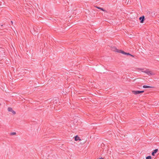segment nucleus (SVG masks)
<instances>
[{"label":"nucleus","mask_w":159,"mask_h":159,"mask_svg":"<svg viewBox=\"0 0 159 159\" xmlns=\"http://www.w3.org/2000/svg\"><path fill=\"white\" fill-rule=\"evenodd\" d=\"M144 91H133L132 93L136 95L144 92Z\"/></svg>","instance_id":"nucleus-1"},{"label":"nucleus","mask_w":159,"mask_h":159,"mask_svg":"<svg viewBox=\"0 0 159 159\" xmlns=\"http://www.w3.org/2000/svg\"><path fill=\"white\" fill-rule=\"evenodd\" d=\"M143 72L146 73L149 75H153V74L150 71H149L148 70H146Z\"/></svg>","instance_id":"nucleus-2"},{"label":"nucleus","mask_w":159,"mask_h":159,"mask_svg":"<svg viewBox=\"0 0 159 159\" xmlns=\"http://www.w3.org/2000/svg\"><path fill=\"white\" fill-rule=\"evenodd\" d=\"M8 111L11 112L12 114L13 115H15L16 114V112L12 110V109L11 107H8Z\"/></svg>","instance_id":"nucleus-3"},{"label":"nucleus","mask_w":159,"mask_h":159,"mask_svg":"<svg viewBox=\"0 0 159 159\" xmlns=\"http://www.w3.org/2000/svg\"><path fill=\"white\" fill-rule=\"evenodd\" d=\"M145 17L144 16H143L139 17V19L140 20V22L143 23L144 21Z\"/></svg>","instance_id":"nucleus-4"},{"label":"nucleus","mask_w":159,"mask_h":159,"mask_svg":"<svg viewBox=\"0 0 159 159\" xmlns=\"http://www.w3.org/2000/svg\"><path fill=\"white\" fill-rule=\"evenodd\" d=\"M111 49L113 51H115L117 52V51H118L119 50L117 49L115 47H113L111 48Z\"/></svg>","instance_id":"nucleus-5"},{"label":"nucleus","mask_w":159,"mask_h":159,"mask_svg":"<svg viewBox=\"0 0 159 159\" xmlns=\"http://www.w3.org/2000/svg\"><path fill=\"white\" fill-rule=\"evenodd\" d=\"M158 151V149H155L152 152V156H154L155 154Z\"/></svg>","instance_id":"nucleus-6"},{"label":"nucleus","mask_w":159,"mask_h":159,"mask_svg":"<svg viewBox=\"0 0 159 159\" xmlns=\"http://www.w3.org/2000/svg\"><path fill=\"white\" fill-rule=\"evenodd\" d=\"M143 87L144 88H152V87L149 86L144 85L143 86Z\"/></svg>","instance_id":"nucleus-7"},{"label":"nucleus","mask_w":159,"mask_h":159,"mask_svg":"<svg viewBox=\"0 0 159 159\" xmlns=\"http://www.w3.org/2000/svg\"><path fill=\"white\" fill-rule=\"evenodd\" d=\"M123 54H124V55H130V56H132V57H134V56H133V55H132L131 54H130V53H126V52H124Z\"/></svg>","instance_id":"nucleus-8"},{"label":"nucleus","mask_w":159,"mask_h":159,"mask_svg":"<svg viewBox=\"0 0 159 159\" xmlns=\"http://www.w3.org/2000/svg\"><path fill=\"white\" fill-rule=\"evenodd\" d=\"M125 52H124L123 51L121 50H119L118 51H117V52H118L119 53H121L123 54H124Z\"/></svg>","instance_id":"nucleus-9"},{"label":"nucleus","mask_w":159,"mask_h":159,"mask_svg":"<svg viewBox=\"0 0 159 159\" xmlns=\"http://www.w3.org/2000/svg\"><path fill=\"white\" fill-rule=\"evenodd\" d=\"M80 140V138L78 137L77 135L75 137V141L78 140Z\"/></svg>","instance_id":"nucleus-10"},{"label":"nucleus","mask_w":159,"mask_h":159,"mask_svg":"<svg viewBox=\"0 0 159 159\" xmlns=\"http://www.w3.org/2000/svg\"><path fill=\"white\" fill-rule=\"evenodd\" d=\"M16 134V132H12L10 133V135H14Z\"/></svg>","instance_id":"nucleus-11"},{"label":"nucleus","mask_w":159,"mask_h":159,"mask_svg":"<svg viewBox=\"0 0 159 159\" xmlns=\"http://www.w3.org/2000/svg\"><path fill=\"white\" fill-rule=\"evenodd\" d=\"M151 157L150 156H149L146 157V159H151Z\"/></svg>","instance_id":"nucleus-12"},{"label":"nucleus","mask_w":159,"mask_h":159,"mask_svg":"<svg viewBox=\"0 0 159 159\" xmlns=\"http://www.w3.org/2000/svg\"><path fill=\"white\" fill-rule=\"evenodd\" d=\"M138 69L139 70L141 71H142V72H143V71H143V69H142V68H139Z\"/></svg>","instance_id":"nucleus-13"},{"label":"nucleus","mask_w":159,"mask_h":159,"mask_svg":"<svg viewBox=\"0 0 159 159\" xmlns=\"http://www.w3.org/2000/svg\"><path fill=\"white\" fill-rule=\"evenodd\" d=\"M97 8H98L99 9H101L102 10V11H103V8H100V7H97Z\"/></svg>","instance_id":"nucleus-14"},{"label":"nucleus","mask_w":159,"mask_h":159,"mask_svg":"<svg viewBox=\"0 0 159 159\" xmlns=\"http://www.w3.org/2000/svg\"><path fill=\"white\" fill-rule=\"evenodd\" d=\"M54 101H56V102H55V103H56L57 102L58 100H57H57H55Z\"/></svg>","instance_id":"nucleus-15"},{"label":"nucleus","mask_w":159,"mask_h":159,"mask_svg":"<svg viewBox=\"0 0 159 159\" xmlns=\"http://www.w3.org/2000/svg\"><path fill=\"white\" fill-rule=\"evenodd\" d=\"M11 22L12 23H13V22H12V21H11Z\"/></svg>","instance_id":"nucleus-16"}]
</instances>
